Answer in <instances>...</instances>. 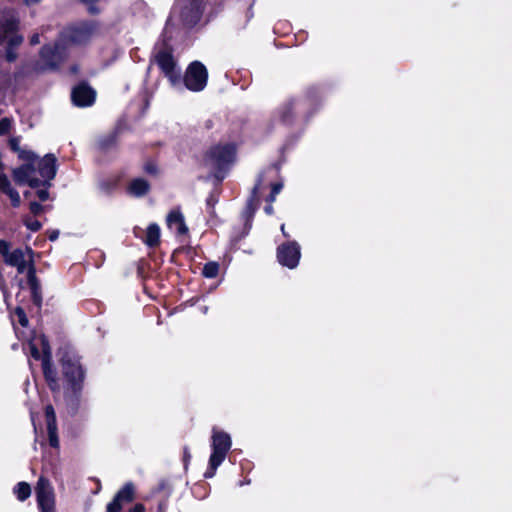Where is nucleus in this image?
Here are the masks:
<instances>
[{"label": "nucleus", "instance_id": "nucleus-21", "mask_svg": "<svg viewBox=\"0 0 512 512\" xmlns=\"http://www.w3.org/2000/svg\"><path fill=\"white\" fill-rule=\"evenodd\" d=\"M219 266L215 262L207 263L203 268V275L207 278H214L217 276Z\"/></svg>", "mask_w": 512, "mask_h": 512}, {"label": "nucleus", "instance_id": "nucleus-1", "mask_svg": "<svg viewBox=\"0 0 512 512\" xmlns=\"http://www.w3.org/2000/svg\"><path fill=\"white\" fill-rule=\"evenodd\" d=\"M20 159L24 163L12 170L17 184H27L31 188L49 186V182L56 175V157L53 154L39 158L32 151H21Z\"/></svg>", "mask_w": 512, "mask_h": 512}, {"label": "nucleus", "instance_id": "nucleus-12", "mask_svg": "<svg viewBox=\"0 0 512 512\" xmlns=\"http://www.w3.org/2000/svg\"><path fill=\"white\" fill-rule=\"evenodd\" d=\"M37 503L41 512H53L55 508V494L50 482L40 477L36 486Z\"/></svg>", "mask_w": 512, "mask_h": 512}, {"label": "nucleus", "instance_id": "nucleus-42", "mask_svg": "<svg viewBox=\"0 0 512 512\" xmlns=\"http://www.w3.org/2000/svg\"><path fill=\"white\" fill-rule=\"evenodd\" d=\"M257 190H258V185H256V186L254 187V189H253V194H255Z\"/></svg>", "mask_w": 512, "mask_h": 512}, {"label": "nucleus", "instance_id": "nucleus-2", "mask_svg": "<svg viewBox=\"0 0 512 512\" xmlns=\"http://www.w3.org/2000/svg\"><path fill=\"white\" fill-rule=\"evenodd\" d=\"M95 33L96 25L92 22L80 23L65 29L56 43L42 48L40 58L43 68H53L60 63L64 56L65 46L68 43L85 44L92 39Z\"/></svg>", "mask_w": 512, "mask_h": 512}, {"label": "nucleus", "instance_id": "nucleus-23", "mask_svg": "<svg viewBox=\"0 0 512 512\" xmlns=\"http://www.w3.org/2000/svg\"><path fill=\"white\" fill-rule=\"evenodd\" d=\"M24 223L28 229L34 232L41 228V223L38 220H34L32 218H26Z\"/></svg>", "mask_w": 512, "mask_h": 512}, {"label": "nucleus", "instance_id": "nucleus-26", "mask_svg": "<svg viewBox=\"0 0 512 512\" xmlns=\"http://www.w3.org/2000/svg\"><path fill=\"white\" fill-rule=\"evenodd\" d=\"M45 415H46V419H47V424L51 423L52 420H53V423H56L55 411L51 405H48L46 407Z\"/></svg>", "mask_w": 512, "mask_h": 512}, {"label": "nucleus", "instance_id": "nucleus-31", "mask_svg": "<svg viewBox=\"0 0 512 512\" xmlns=\"http://www.w3.org/2000/svg\"><path fill=\"white\" fill-rule=\"evenodd\" d=\"M0 288H1L2 292H3V294H4L5 300H7L8 292H7V289H6L4 277H3V275L1 273H0Z\"/></svg>", "mask_w": 512, "mask_h": 512}, {"label": "nucleus", "instance_id": "nucleus-8", "mask_svg": "<svg viewBox=\"0 0 512 512\" xmlns=\"http://www.w3.org/2000/svg\"><path fill=\"white\" fill-rule=\"evenodd\" d=\"M208 73L205 66L199 62H192L185 73L184 84L191 91H201L207 84Z\"/></svg>", "mask_w": 512, "mask_h": 512}, {"label": "nucleus", "instance_id": "nucleus-34", "mask_svg": "<svg viewBox=\"0 0 512 512\" xmlns=\"http://www.w3.org/2000/svg\"><path fill=\"white\" fill-rule=\"evenodd\" d=\"M130 512H145V508L142 504L135 505Z\"/></svg>", "mask_w": 512, "mask_h": 512}, {"label": "nucleus", "instance_id": "nucleus-44", "mask_svg": "<svg viewBox=\"0 0 512 512\" xmlns=\"http://www.w3.org/2000/svg\"><path fill=\"white\" fill-rule=\"evenodd\" d=\"M252 201L253 200H250V202L248 203L249 208H251V206H252Z\"/></svg>", "mask_w": 512, "mask_h": 512}, {"label": "nucleus", "instance_id": "nucleus-37", "mask_svg": "<svg viewBox=\"0 0 512 512\" xmlns=\"http://www.w3.org/2000/svg\"><path fill=\"white\" fill-rule=\"evenodd\" d=\"M265 212H266L267 214H269V215H270V214H272V213H273V206H272L271 204L267 205V206L265 207Z\"/></svg>", "mask_w": 512, "mask_h": 512}, {"label": "nucleus", "instance_id": "nucleus-11", "mask_svg": "<svg viewBox=\"0 0 512 512\" xmlns=\"http://www.w3.org/2000/svg\"><path fill=\"white\" fill-rule=\"evenodd\" d=\"M155 60L173 86L180 84V72L176 68V62L170 49L165 48L159 51L155 56Z\"/></svg>", "mask_w": 512, "mask_h": 512}, {"label": "nucleus", "instance_id": "nucleus-5", "mask_svg": "<svg viewBox=\"0 0 512 512\" xmlns=\"http://www.w3.org/2000/svg\"><path fill=\"white\" fill-rule=\"evenodd\" d=\"M231 438L226 432L217 430L212 431V454L209 459V468L205 472V477L211 478L214 476L218 466L224 461L227 452L231 448Z\"/></svg>", "mask_w": 512, "mask_h": 512}, {"label": "nucleus", "instance_id": "nucleus-41", "mask_svg": "<svg viewBox=\"0 0 512 512\" xmlns=\"http://www.w3.org/2000/svg\"><path fill=\"white\" fill-rule=\"evenodd\" d=\"M30 195H31V193H30L29 191H27V192H25V193H24V196H25L26 198L30 197Z\"/></svg>", "mask_w": 512, "mask_h": 512}, {"label": "nucleus", "instance_id": "nucleus-4", "mask_svg": "<svg viewBox=\"0 0 512 512\" xmlns=\"http://www.w3.org/2000/svg\"><path fill=\"white\" fill-rule=\"evenodd\" d=\"M29 348L33 358L42 359V367L49 387L53 390L58 389L56 372L51 364V350L45 336H34L29 341Z\"/></svg>", "mask_w": 512, "mask_h": 512}, {"label": "nucleus", "instance_id": "nucleus-22", "mask_svg": "<svg viewBox=\"0 0 512 512\" xmlns=\"http://www.w3.org/2000/svg\"><path fill=\"white\" fill-rule=\"evenodd\" d=\"M27 278H28V284L30 285L31 290L40 289V285L36 278L35 265L33 267H30L27 270Z\"/></svg>", "mask_w": 512, "mask_h": 512}, {"label": "nucleus", "instance_id": "nucleus-36", "mask_svg": "<svg viewBox=\"0 0 512 512\" xmlns=\"http://www.w3.org/2000/svg\"><path fill=\"white\" fill-rule=\"evenodd\" d=\"M41 0H24V3L28 6L39 3Z\"/></svg>", "mask_w": 512, "mask_h": 512}, {"label": "nucleus", "instance_id": "nucleus-18", "mask_svg": "<svg viewBox=\"0 0 512 512\" xmlns=\"http://www.w3.org/2000/svg\"><path fill=\"white\" fill-rule=\"evenodd\" d=\"M145 243L150 246L154 247L157 246L160 242V227L153 223L150 224L146 230V236H145Z\"/></svg>", "mask_w": 512, "mask_h": 512}, {"label": "nucleus", "instance_id": "nucleus-27", "mask_svg": "<svg viewBox=\"0 0 512 512\" xmlns=\"http://www.w3.org/2000/svg\"><path fill=\"white\" fill-rule=\"evenodd\" d=\"M43 206L40 205L39 203L37 202H31L30 203V211L32 214L34 215H38L40 214L42 211H43Z\"/></svg>", "mask_w": 512, "mask_h": 512}, {"label": "nucleus", "instance_id": "nucleus-39", "mask_svg": "<svg viewBox=\"0 0 512 512\" xmlns=\"http://www.w3.org/2000/svg\"><path fill=\"white\" fill-rule=\"evenodd\" d=\"M281 231H282V233H283V235H284L285 237H288V236H289V235L286 233V231H285V225H284V224H282V225H281Z\"/></svg>", "mask_w": 512, "mask_h": 512}, {"label": "nucleus", "instance_id": "nucleus-28", "mask_svg": "<svg viewBox=\"0 0 512 512\" xmlns=\"http://www.w3.org/2000/svg\"><path fill=\"white\" fill-rule=\"evenodd\" d=\"M19 138H12L10 139L9 141V144H10V147L12 150L18 152V154L20 155V152L22 151L19 147Z\"/></svg>", "mask_w": 512, "mask_h": 512}, {"label": "nucleus", "instance_id": "nucleus-16", "mask_svg": "<svg viewBox=\"0 0 512 512\" xmlns=\"http://www.w3.org/2000/svg\"><path fill=\"white\" fill-rule=\"evenodd\" d=\"M167 225L171 230L183 235L187 232L184 217L179 211H171L167 216Z\"/></svg>", "mask_w": 512, "mask_h": 512}, {"label": "nucleus", "instance_id": "nucleus-43", "mask_svg": "<svg viewBox=\"0 0 512 512\" xmlns=\"http://www.w3.org/2000/svg\"><path fill=\"white\" fill-rule=\"evenodd\" d=\"M18 285H19L20 288H22L23 287V282L20 280Z\"/></svg>", "mask_w": 512, "mask_h": 512}, {"label": "nucleus", "instance_id": "nucleus-6", "mask_svg": "<svg viewBox=\"0 0 512 512\" xmlns=\"http://www.w3.org/2000/svg\"><path fill=\"white\" fill-rule=\"evenodd\" d=\"M0 253L4 257L5 263L16 267L20 274L34 266L33 251L30 248L10 251L9 244L4 240H0Z\"/></svg>", "mask_w": 512, "mask_h": 512}, {"label": "nucleus", "instance_id": "nucleus-14", "mask_svg": "<svg viewBox=\"0 0 512 512\" xmlns=\"http://www.w3.org/2000/svg\"><path fill=\"white\" fill-rule=\"evenodd\" d=\"M135 488L132 483H126L118 491L112 502L107 505V512H120L123 505L130 503L134 499Z\"/></svg>", "mask_w": 512, "mask_h": 512}, {"label": "nucleus", "instance_id": "nucleus-20", "mask_svg": "<svg viewBox=\"0 0 512 512\" xmlns=\"http://www.w3.org/2000/svg\"><path fill=\"white\" fill-rule=\"evenodd\" d=\"M47 432H48V438H49V444L57 448L59 446V440L57 436V425L56 423H53V420L51 423L47 424Z\"/></svg>", "mask_w": 512, "mask_h": 512}, {"label": "nucleus", "instance_id": "nucleus-19", "mask_svg": "<svg viewBox=\"0 0 512 512\" xmlns=\"http://www.w3.org/2000/svg\"><path fill=\"white\" fill-rule=\"evenodd\" d=\"M14 493L20 501H24L31 495L30 485L26 482H19L14 488Z\"/></svg>", "mask_w": 512, "mask_h": 512}, {"label": "nucleus", "instance_id": "nucleus-10", "mask_svg": "<svg viewBox=\"0 0 512 512\" xmlns=\"http://www.w3.org/2000/svg\"><path fill=\"white\" fill-rule=\"evenodd\" d=\"M62 371L67 383L73 390L80 388L84 372L76 357L66 354L62 357Z\"/></svg>", "mask_w": 512, "mask_h": 512}, {"label": "nucleus", "instance_id": "nucleus-24", "mask_svg": "<svg viewBox=\"0 0 512 512\" xmlns=\"http://www.w3.org/2000/svg\"><path fill=\"white\" fill-rule=\"evenodd\" d=\"M11 120L9 118H3L0 120V135H5L10 131Z\"/></svg>", "mask_w": 512, "mask_h": 512}, {"label": "nucleus", "instance_id": "nucleus-33", "mask_svg": "<svg viewBox=\"0 0 512 512\" xmlns=\"http://www.w3.org/2000/svg\"><path fill=\"white\" fill-rule=\"evenodd\" d=\"M282 187H283L282 183H276V184H274V185L272 186V192H273V194H274V195H277V194L281 191Z\"/></svg>", "mask_w": 512, "mask_h": 512}, {"label": "nucleus", "instance_id": "nucleus-9", "mask_svg": "<svg viewBox=\"0 0 512 512\" xmlns=\"http://www.w3.org/2000/svg\"><path fill=\"white\" fill-rule=\"evenodd\" d=\"M201 5L195 0H178L172 11V17L179 15L186 25H194L200 18Z\"/></svg>", "mask_w": 512, "mask_h": 512}, {"label": "nucleus", "instance_id": "nucleus-38", "mask_svg": "<svg viewBox=\"0 0 512 512\" xmlns=\"http://www.w3.org/2000/svg\"><path fill=\"white\" fill-rule=\"evenodd\" d=\"M58 234L59 233L57 231L52 232L51 235H50V239L51 240H55L58 237Z\"/></svg>", "mask_w": 512, "mask_h": 512}, {"label": "nucleus", "instance_id": "nucleus-13", "mask_svg": "<svg viewBox=\"0 0 512 512\" xmlns=\"http://www.w3.org/2000/svg\"><path fill=\"white\" fill-rule=\"evenodd\" d=\"M300 256V246L297 242L285 243L278 247V261L280 264L290 269H293L298 265Z\"/></svg>", "mask_w": 512, "mask_h": 512}, {"label": "nucleus", "instance_id": "nucleus-32", "mask_svg": "<svg viewBox=\"0 0 512 512\" xmlns=\"http://www.w3.org/2000/svg\"><path fill=\"white\" fill-rule=\"evenodd\" d=\"M82 1L88 6V9L91 13L97 12L96 8L93 5V3L96 2L97 0H82Z\"/></svg>", "mask_w": 512, "mask_h": 512}, {"label": "nucleus", "instance_id": "nucleus-30", "mask_svg": "<svg viewBox=\"0 0 512 512\" xmlns=\"http://www.w3.org/2000/svg\"><path fill=\"white\" fill-rule=\"evenodd\" d=\"M32 297L36 305H40L41 303V296H40V289L31 290Z\"/></svg>", "mask_w": 512, "mask_h": 512}, {"label": "nucleus", "instance_id": "nucleus-7", "mask_svg": "<svg viewBox=\"0 0 512 512\" xmlns=\"http://www.w3.org/2000/svg\"><path fill=\"white\" fill-rule=\"evenodd\" d=\"M235 157V147L231 144L217 145L212 147L206 156V162L217 170L224 169L232 163Z\"/></svg>", "mask_w": 512, "mask_h": 512}, {"label": "nucleus", "instance_id": "nucleus-25", "mask_svg": "<svg viewBox=\"0 0 512 512\" xmlns=\"http://www.w3.org/2000/svg\"><path fill=\"white\" fill-rule=\"evenodd\" d=\"M15 314L17 315L18 317V321L19 323L25 327L27 326L28 324V319L26 317V314L24 312V310L21 308V307H17L16 310H15Z\"/></svg>", "mask_w": 512, "mask_h": 512}, {"label": "nucleus", "instance_id": "nucleus-29", "mask_svg": "<svg viewBox=\"0 0 512 512\" xmlns=\"http://www.w3.org/2000/svg\"><path fill=\"white\" fill-rule=\"evenodd\" d=\"M36 194L41 201H46L49 198V192L47 189H40L36 192Z\"/></svg>", "mask_w": 512, "mask_h": 512}, {"label": "nucleus", "instance_id": "nucleus-40", "mask_svg": "<svg viewBox=\"0 0 512 512\" xmlns=\"http://www.w3.org/2000/svg\"><path fill=\"white\" fill-rule=\"evenodd\" d=\"M275 198H276V195L273 194V192L271 193L270 197H269V202L272 203L275 201Z\"/></svg>", "mask_w": 512, "mask_h": 512}, {"label": "nucleus", "instance_id": "nucleus-3", "mask_svg": "<svg viewBox=\"0 0 512 512\" xmlns=\"http://www.w3.org/2000/svg\"><path fill=\"white\" fill-rule=\"evenodd\" d=\"M19 21L10 10L0 11V47L6 43L5 58L13 62L17 58L14 48L23 42V37L17 33Z\"/></svg>", "mask_w": 512, "mask_h": 512}, {"label": "nucleus", "instance_id": "nucleus-15", "mask_svg": "<svg viewBox=\"0 0 512 512\" xmlns=\"http://www.w3.org/2000/svg\"><path fill=\"white\" fill-rule=\"evenodd\" d=\"M72 100L77 106H89L95 100V92L87 85H79L72 92Z\"/></svg>", "mask_w": 512, "mask_h": 512}, {"label": "nucleus", "instance_id": "nucleus-35", "mask_svg": "<svg viewBox=\"0 0 512 512\" xmlns=\"http://www.w3.org/2000/svg\"><path fill=\"white\" fill-rule=\"evenodd\" d=\"M30 42H31V44H33V45L38 44V43H39V35H38V34H34V35L31 37Z\"/></svg>", "mask_w": 512, "mask_h": 512}, {"label": "nucleus", "instance_id": "nucleus-17", "mask_svg": "<svg viewBox=\"0 0 512 512\" xmlns=\"http://www.w3.org/2000/svg\"><path fill=\"white\" fill-rule=\"evenodd\" d=\"M149 189V183L142 178H136L132 180L128 187L129 193L135 197H142L146 195Z\"/></svg>", "mask_w": 512, "mask_h": 512}]
</instances>
